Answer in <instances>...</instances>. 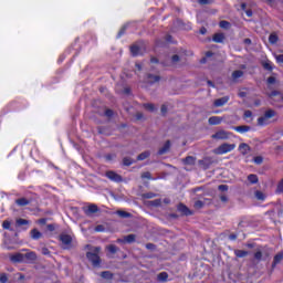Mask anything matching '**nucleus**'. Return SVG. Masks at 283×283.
<instances>
[{
	"mask_svg": "<svg viewBox=\"0 0 283 283\" xmlns=\"http://www.w3.org/2000/svg\"><path fill=\"white\" fill-rule=\"evenodd\" d=\"M42 235L43 234L39 230H36V229L31 230L32 240H40V238H42Z\"/></svg>",
	"mask_w": 283,
	"mask_h": 283,
	"instance_id": "obj_23",
	"label": "nucleus"
},
{
	"mask_svg": "<svg viewBox=\"0 0 283 283\" xmlns=\"http://www.w3.org/2000/svg\"><path fill=\"white\" fill-rule=\"evenodd\" d=\"M242 76H244V71L237 70L232 73L231 78H232L233 83H238V80L242 78Z\"/></svg>",
	"mask_w": 283,
	"mask_h": 283,
	"instance_id": "obj_13",
	"label": "nucleus"
},
{
	"mask_svg": "<svg viewBox=\"0 0 283 283\" xmlns=\"http://www.w3.org/2000/svg\"><path fill=\"white\" fill-rule=\"evenodd\" d=\"M229 103V96H223L214 101V107H222Z\"/></svg>",
	"mask_w": 283,
	"mask_h": 283,
	"instance_id": "obj_8",
	"label": "nucleus"
},
{
	"mask_svg": "<svg viewBox=\"0 0 283 283\" xmlns=\"http://www.w3.org/2000/svg\"><path fill=\"white\" fill-rule=\"evenodd\" d=\"M219 27L222 28L223 30H229V28L231 27V23L222 20V21H220Z\"/></svg>",
	"mask_w": 283,
	"mask_h": 283,
	"instance_id": "obj_35",
	"label": "nucleus"
},
{
	"mask_svg": "<svg viewBox=\"0 0 283 283\" xmlns=\"http://www.w3.org/2000/svg\"><path fill=\"white\" fill-rule=\"evenodd\" d=\"M274 83H275V77L270 76V77L268 78V84H269V85H273Z\"/></svg>",
	"mask_w": 283,
	"mask_h": 283,
	"instance_id": "obj_53",
	"label": "nucleus"
},
{
	"mask_svg": "<svg viewBox=\"0 0 283 283\" xmlns=\"http://www.w3.org/2000/svg\"><path fill=\"white\" fill-rule=\"evenodd\" d=\"M161 114H167V105L161 106Z\"/></svg>",
	"mask_w": 283,
	"mask_h": 283,
	"instance_id": "obj_58",
	"label": "nucleus"
},
{
	"mask_svg": "<svg viewBox=\"0 0 283 283\" xmlns=\"http://www.w3.org/2000/svg\"><path fill=\"white\" fill-rule=\"evenodd\" d=\"M123 163L126 167H129V165H134V159L129 158V157H125L123 159Z\"/></svg>",
	"mask_w": 283,
	"mask_h": 283,
	"instance_id": "obj_37",
	"label": "nucleus"
},
{
	"mask_svg": "<svg viewBox=\"0 0 283 283\" xmlns=\"http://www.w3.org/2000/svg\"><path fill=\"white\" fill-rule=\"evenodd\" d=\"M229 240H238V234H230Z\"/></svg>",
	"mask_w": 283,
	"mask_h": 283,
	"instance_id": "obj_59",
	"label": "nucleus"
},
{
	"mask_svg": "<svg viewBox=\"0 0 283 283\" xmlns=\"http://www.w3.org/2000/svg\"><path fill=\"white\" fill-rule=\"evenodd\" d=\"M105 116H107V118H112L114 116V111L113 109H106L105 111Z\"/></svg>",
	"mask_w": 283,
	"mask_h": 283,
	"instance_id": "obj_48",
	"label": "nucleus"
},
{
	"mask_svg": "<svg viewBox=\"0 0 283 283\" xmlns=\"http://www.w3.org/2000/svg\"><path fill=\"white\" fill-rule=\"evenodd\" d=\"M234 132H238V134H247V132H249L251 129V126H234L233 127Z\"/></svg>",
	"mask_w": 283,
	"mask_h": 283,
	"instance_id": "obj_16",
	"label": "nucleus"
},
{
	"mask_svg": "<svg viewBox=\"0 0 283 283\" xmlns=\"http://www.w3.org/2000/svg\"><path fill=\"white\" fill-rule=\"evenodd\" d=\"M10 221L9 220H6V221H3V223H2V228L3 229H7L8 231H12V228H10Z\"/></svg>",
	"mask_w": 283,
	"mask_h": 283,
	"instance_id": "obj_41",
	"label": "nucleus"
},
{
	"mask_svg": "<svg viewBox=\"0 0 283 283\" xmlns=\"http://www.w3.org/2000/svg\"><path fill=\"white\" fill-rule=\"evenodd\" d=\"M214 43H223L224 42V34L223 33H216L212 38Z\"/></svg>",
	"mask_w": 283,
	"mask_h": 283,
	"instance_id": "obj_21",
	"label": "nucleus"
},
{
	"mask_svg": "<svg viewBox=\"0 0 283 283\" xmlns=\"http://www.w3.org/2000/svg\"><path fill=\"white\" fill-rule=\"evenodd\" d=\"M258 125H261V126L269 125V119L266 118L265 115L258 118Z\"/></svg>",
	"mask_w": 283,
	"mask_h": 283,
	"instance_id": "obj_27",
	"label": "nucleus"
},
{
	"mask_svg": "<svg viewBox=\"0 0 283 283\" xmlns=\"http://www.w3.org/2000/svg\"><path fill=\"white\" fill-rule=\"evenodd\" d=\"M209 125H220L222 123V117L212 116L208 119Z\"/></svg>",
	"mask_w": 283,
	"mask_h": 283,
	"instance_id": "obj_17",
	"label": "nucleus"
},
{
	"mask_svg": "<svg viewBox=\"0 0 283 283\" xmlns=\"http://www.w3.org/2000/svg\"><path fill=\"white\" fill-rule=\"evenodd\" d=\"M269 41L272 43V45H275V43H277V36L275 34H271L269 36Z\"/></svg>",
	"mask_w": 283,
	"mask_h": 283,
	"instance_id": "obj_39",
	"label": "nucleus"
},
{
	"mask_svg": "<svg viewBox=\"0 0 283 283\" xmlns=\"http://www.w3.org/2000/svg\"><path fill=\"white\" fill-rule=\"evenodd\" d=\"M95 231H96L97 233H103V231H105V227L102 226V224L96 226V227H95Z\"/></svg>",
	"mask_w": 283,
	"mask_h": 283,
	"instance_id": "obj_47",
	"label": "nucleus"
},
{
	"mask_svg": "<svg viewBox=\"0 0 283 283\" xmlns=\"http://www.w3.org/2000/svg\"><path fill=\"white\" fill-rule=\"evenodd\" d=\"M60 240H61L62 244L64 245V249H70V247L72 244V235L63 233L60 235Z\"/></svg>",
	"mask_w": 283,
	"mask_h": 283,
	"instance_id": "obj_6",
	"label": "nucleus"
},
{
	"mask_svg": "<svg viewBox=\"0 0 283 283\" xmlns=\"http://www.w3.org/2000/svg\"><path fill=\"white\" fill-rule=\"evenodd\" d=\"M117 216H119V218H132V213L123 211V210H118Z\"/></svg>",
	"mask_w": 283,
	"mask_h": 283,
	"instance_id": "obj_33",
	"label": "nucleus"
},
{
	"mask_svg": "<svg viewBox=\"0 0 283 283\" xmlns=\"http://www.w3.org/2000/svg\"><path fill=\"white\" fill-rule=\"evenodd\" d=\"M15 205H18L19 207H25L30 205V201L25 198H20L15 201Z\"/></svg>",
	"mask_w": 283,
	"mask_h": 283,
	"instance_id": "obj_25",
	"label": "nucleus"
},
{
	"mask_svg": "<svg viewBox=\"0 0 283 283\" xmlns=\"http://www.w3.org/2000/svg\"><path fill=\"white\" fill-rule=\"evenodd\" d=\"M218 189H219V191H229V186H227V185H220V186L218 187Z\"/></svg>",
	"mask_w": 283,
	"mask_h": 283,
	"instance_id": "obj_49",
	"label": "nucleus"
},
{
	"mask_svg": "<svg viewBox=\"0 0 283 283\" xmlns=\"http://www.w3.org/2000/svg\"><path fill=\"white\" fill-rule=\"evenodd\" d=\"M158 81H160V76L158 75L148 74L146 77V83H148L149 85L158 83Z\"/></svg>",
	"mask_w": 283,
	"mask_h": 283,
	"instance_id": "obj_14",
	"label": "nucleus"
},
{
	"mask_svg": "<svg viewBox=\"0 0 283 283\" xmlns=\"http://www.w3.org/2000/svg\"><path fill=\"white\" fill-rule=\"evenodd\" d=\"M171 147V142L167 140L164 145V147H161L159 150H158V155L159 156H163L164 154H167L169 151Z\"/></svg>",
	"mask_w": 283,
	"mask_h": 283,
	"instance_id": "obj_15",
	"label": "nucleus"
},
{
	"mask_svg": "<svg viewBox=\"0 0 283 283\" xmlns=\"http://www.w3.org/2000/svg\"><path fill=\"white\" fill-rule=\"evenodd\" d=\"M0 282L1 283H7L8 282V274L1 273L0 274Z\"/></svg>",
	"mask_w": 283,
	"mask_h": 283,
	"instance_id": "obj_45",
	"label": "nucleus"
},
{
	"mask_svg": "<svg viewBox=\"0 0 283 283\" xmlns=\"http://www.w3.org/2000/svg\"><path fill=\"white\" fill-rule=\"evenodd\" d=\"M145 109H148V112H156V106L154 104H144Z\"/></svg>",
	"mask_w": 283,
	"mask_h": 283,
	"instance_id": "obj_38",
	"label": "nucleus"
},
{
	"mask_svg": "<svg viewBox=\"0 0 283 283\" xmlns=\"http://www.w3.org/2000/svg\"><path fill=\"white\" fill-rule=\"evenodd\" d=\"M101 276L104 279V280H112L113 275L109 271H104L102 272Z\"/></svg>",
	"mask_w": 283,
	"mask_h": 283,
	"instance_id": "obj_36",
	"label": "nucleus"
},
{
	"mask_svg": "<svg viewBox=\"0 0 283 283\" xmlns=\"http://www.w3.org/2000/svg\"><path fill=\"white\" fill-rule=\"evenodd\" d=\"M233 149H235V144H222L219 147H217L213 150V154H216L217 156H224V154H229L230 151H233Z\"/></svg>",
	"mask_w": 283,
	"mask_h": 283,
	"instance_id": "obj_2",
	"label": "nucleus"
},
{
	"mask_svg": "<svg viewBox=\"0 0 283 283\" xmlns=\"http://www.w3.org/2000/svg\"><path fill=\"white\" fill-rule=\"evenodd\" d=\"M125 34V28H123L118 34H117V39H120V36H123Z\"/></svg>",
	"mask_w": 283,
	"mask_h": 283,
	"instance_id": "obj_57",
	"label": "nucleus"
},
{
	"mask_svg": "<svg viewBox=\"0 0 283 283\" xmlns=\"http://www.w3.org/2000/svg\"><path fill=\"white\" fill-rule=\"evenodd\" d=\"M248 180L250 185H258V182L260 181V179L258 178V175H253V174L248 176Z\"/></svg>",
	"mask_w": 283,
	"mask_h": 283,
	"instance_id": "obj_24",
	"label": "nucleus"
},
{
	"mask_svg": "<svg viewBox=\"0 0 283 283\" xmlns=\"http://www.w3.org/2000/svg\"><path fill=\"white\" fill-rule=\"evenodd\" d=\"M146 249L151 251V250L156 249V245H154V243H147Z\"/></svg>",
	"mask_w": 283,
	"mask_h": 283,
	"instance_id": "obj_55",
	"label": "nucleus"
},
{
	"mask_svg": "<svg viewBox=\"0 0 283 283\" xmlns=\"http://www.w3.org/2000/svg\"><path fill=\"white\" fill-rule=\"evenodd\" d=\"M276 193H283V179L277 185Z\"/></svg>",
	"mask_w": 283,
	"mask_h": 283,
	"instance_id": "obj_43",
	"label": "nucleus"
},
{
	"mask_svg": "<svg viewBox=\"0 0 283 283\" xmlns=\"http://www.w3.org/2000/svg\"><path fill=\"white\" fill-rule=\"evenodd\" d=\"M239 151L242 154V156H247L251 151V147L249 144L242 143L239 145Z\"/></svg>",
	"mask_w": 283,
	"mask_h": 283,
	"instance_id": "obj_9",
	"label": "nucleus"
},
{
	"mask_svg": "<svg viewBox=\"0 0 283 283\" xmlns=\"http://www.w3.org/2000/svg\"><path fill=\"white\" fill-rule=\"evenodd\" d=\"M178 211L180 213H182L184 216H191L193 212H191V210H189V208H187V206L180 203L178 207H177Z\"/></svg>",
	"mask_w": 283,
	"mask_h": 283,
	"instance_id": "obj_11",
	"label": "nucleus"
},
{
	"mask_svg": "<svg viewBox=\"0 0 283 283\" xmlns=\"http://www.w3.org/2000/svg\"><path fill=\"white\" fill-rule=\"evenodd\" d=\"M199 3L201 6H207V3H209V0H199Z\"/></svg>",
	"mask_w": 283,
	"mask_h": 283,
	"instance_id": "obj_61",
	"label": "nucleus"
},
{
	"mask_svg": "<svg viewBox=\"0 0 283 283\" xmlns=\"http://www.w3.org/2000/svg\"><path fill=\"white\" fill-rule=\"evenodd\" d=\"M98 253H101V248L98 247L86 253V258L92 262L93 266H101V256H98Z\"/></svg>",
	"mask_w": 283,
	"mask_h": 283,
	"instance_id": "obj_1",
	"label": "nucleus"
},
{
	"mask_svg": "<svg viewBox=\"0 0 283 283\" xmlns=\"http://www.w3.org/2000/svg\"><path fill=\"white\" fill-rule=\"evenodd\" d=\"M251 116H253V113L251 111L244 112V118H251Z\"/></svg>",
	"mask_w": 283,
	"mask_h": 283,
	"instance_id": "obj_51",
	"label": "nucleus"
},
{
	"mask_svg": "<svg viewBox=\"0 0 283 283\" xmlns=\"http://www.w3.org/2000/svg\"><path fill=\"white\" fill-rule=\"evenodd\" d=\"M48 229H49V231H54V226L49 224V226H48Z\"/></svg>",
	"mask_w": 283,
	"mask_h": 283,
	"instance_id": "obj_64",
	"label": "nucleus"
},
{
	"mask_svg": "<svg viewBox=\"0 0 283 283\" xmlns=\"http://www.w3.org/2000/svg\"><path fill=\"white\" fill-rule=\"evenodd\" d=\"M98 211L97 205H90L87 209L85 210V214L90 216V213H96Z\"/></svg>",
	"mask_w": 283,
	"mask_h": 283,
	"instance_id": "obj_19",
	"label": "nucleus"
},
{
	"mask_svg": "<svg viewBox=\"0 0 283 283\" xmlns=\"http://www.w3.org/2000/svg\"><path fill=\"white\" fill-rule=\"evenodd\" d=\"M106 178L112 180V182H123V177L112 170L106 171Z\"/></svg>",
	"mask_w": 283,
	"mask_h": 283,
	"instance_id": "obj_5",
	"label": "nucleus"
},
{
	"mask_svg": "<svg viewBox=\"0 0 283 283\" xmlns=\"http://www.w3.org/2000/svg\"><path fill=\"white\" fill-rule=\"evenodd\" d=\"M264 116L268 120H270V118H273V116H275V111L273 109H268L265 113H264Z\"/></svg>",
	"mask_w": 283,
	"mask_h": 283,
	"instance_id": "obj_32",
	"label": "nucleus"
},
{
	"mask_svg": "<svg viewBox=\"0 0 283 283\" xmlns=\"http://www.w3.org/2000/svg\"><path fill=\"white\" fill-rule=\"evenodd\" d=\"M142 51H143V49L138 44H133L130 46V54H133L134 56H139V54H143Z\"/></svg>",
	"mask_w": 283,
	"mask_h": 283,
	"instance_id": "obj_10",
	"label": "nucleus"
},
{
	"mask_svg": "<svg viewBox=\"0 0 283 283\" xmlns=\"http://www.w3.org/2000/svg\"><path fill=\"white\" fill-rule=\"evenodd\" d=\"M254 196H255L256 200H266V195H264V192H262L260 190H256L254 192Z\"/></svg>",
	"mask_w": 283,
	"mask_h": 283,
	"instance_id": "obj_29",
	"label": "nucleus"
},
{
	"mask_svg": "<svg viewBox=\"0 0 283 283\" xmlns=\"http://www.w3.org/2000/svg\"><path fill=\"white\" fill-rule=\"evenodd\" d=\"M142 178H147L148 180H151V174L150 172H144L142 175Z\"/></svg>",
	"mask_w": 283,
	"mask_h": 283,
	"instance_id": "obj_52",
	"label": "nucleus"
},
{
	"mask_svg": "<svg viewBox=\"0 0 283 283\" xmlns=\"http://www.w3.org/2000/svg\"><path fill=\"white\" fill-rule=\"evenodd\" d=\"M231 133L227 130H219L211 136L214 140H229Z\"/></svg>",
	"mask_w": 283,
	"mask_h": 283,
	"instance_id": "obj_3",
	"label": "nucleus"
},
{
	"mask_svg": "<svg viewBox=\"0 0 283 283\" xmlns=\"http://www.w3.org/2000/svg\"><path fill=\"white\" fill-rule=\"evenodd\" d=\"M136 241V235L135 234H128L124 238V242H127L128 244H132V242Z\"/></svg>",
	"mask_w": 283,
	"mask_h": 283,
	"instance_id": "obj_30",
	"label": "nucleus"
},
{
	"mask_svg": "<svg viewBox=\"0 0 283 283\" xmlns=\"http://www.w3.org/2000/svg\"><path fill=\"white\" fill-rule=\"evenodd\" d=\"M220 200H221V202H227V200H229V199L227 198V196L222 195L220 197Z\"/></svg>",
	"mask_w": 283,
	"mask_h": 283,
	"instance_id": "obj_60",
	"label": "nucleus"
},
{
	"mask_svg": "<svg viewBox=\"0 0 283 283\" xmlns=\"http://www.w3.org/2000/svg\"><path fill=\"white\" fill-rule=\"evenodd\" d=\"M107 250L109 251V253H116L118 251V248L114 244H111L107 247Z\"/></svg>",
	"mask_w": 283,
	"mask_h": 283,
	"instance_id": "obj_40",
	"label": "nucleus"
},
{
	"mask_svg": "<svg viewBox=\"0 0 283 283\" xmlns=\"http://www.w3.org/2000/svg\"><path fill=\"white\" fill-rule=\"evenodd\" d=\"M185 165H196V158L192 156H188L184 159Z\"/></svg>",
	"mask_w": 283,
	"mask_h": 283,
	"instance_id": "obj_28",
	"label": "nucleus"
},
{
	"mask_svg": "<svg viewBox=\"0 0 283 283\" xmlns=\"http://www.w3.org/2000/svg\"><path fill=\"white\" fill-rule=\"evenodd\" d=\"M234 254L237 258H247V255H249V252L244 250H235Z\"/></svg>",
	"mask_w": 283,
	"mask_h": 283,
	"instance_id": "obj_26",
	"label": "nucleus"
},
{
	"mask_svg": "<svg viewBox=\"0 0 283 283\" xmlns=\"http://www.w3.org/2000/svg\"><path fill=\"white\" fill-rule=\"evenodd\" d=\"M276 61L283 64V54L276 55Z\"/></svg>",
	"mask_w": 283,
	"mask_h": 283,
	"instance_id": "obj_56",
	"label": "nucleus"
},
{
	"mask_svg": "<svg viewBox=\"0 0 283 283\" xmlns=\"http://www.w3.org/2000/svg\"><path fill=\"white\" fill-rule=\"evenodd\" d=\"M253 161L255 163V165H262L264 158H262V156H256L254 157Z\"/></svg>",
	"mask_w": 283,
	"mask_h": 283,
	"instance_id": "obj_42",
	"label": "nucleus"
},
{
	"mask_svg": "<svg viewBox=\"0 0 283 283\" xmlns=\"http://www.w3.org/2000/svg\"><path fill=\"white\" fill-rule=\"evenodd\" d=\"M200 34H207V29L206 28H201L200 29Z\"/></svg>",
	"mask_w": 283,
	"mask_h": 283,
	"instance_id": "obj_62",
	"label": "nucleus"
},
{
	"mask_svg": "<svg viewBox=\"0 0 283 283\" xmlns=\"http://www.w3.org/2000/svg\"><path fill=\"white\" fill-rule=\"evenodd\" d=\"M149 156H150L149 151H144L137 156V160H146V158H149Z\"/></svg>",
	"mask_w": 283,
	"mask_h": 283,
	"instance_id": "obj_31",
	"label": "nucleus"
},
{
	"mask_svg": "<svg viewBox=\"0 0 283 283\" xmlns=\"http://www.w3.org/2000/svg\"><path fill=\"white\" fill-rule=\"evenodd\" d=\"M263 70H266L268 72H273V62L270 60H263L261 62Z\"/></svg>",
	"mask_w": 283,
	"mask_h": 283,
	"instance_id": "obj_12",
	"label": "nucleus"
},
{
	"mask_svg": "<svg viewBox=\"0 0 283 283\" xmlns=\"http://www.w3.org/2000/svg\"><path fill=\"white\" fill-rule=\"evenodd\" d=\"M42 255H50V250L48 248H42Z\"/></svg>",
	"mask_w": 283,
	"mask_h": 283,
	"instance_id": "obj_54",
	"label": "nucleus"
},
{
	"mask_svg": "<svg viewBox=\"0 0 283 283\" xmlns=\"http://www.w3.org/2000/svg\"><path fill=\"white\" fill-rule=\"evenodd\" d=\"M10 261L13 262L14 264L19 262H25V256L24 254H21V253L11 254Z\"/></svg>",
	"mask_w": 283,
	"mask_h": 283,
	"instance_id": "obj_7",
	"label": "nucleus"
},
{
	"mask_svg": "<svg viewBox=\"0 0 283 283\" xmlns=\"http://www.w3.org/2000/svg\"><path fill=\"white\" fill-rule=\"evenodd\" d=\"M167 280H169V274L167 272H160L157 275V281L160 283L167 282Z\"/></svg>",
	"mask_w": 283,
	"mask_h": 283,
	"instance_id": "obj_18",
	"label": "nucleus"
},
{
	"mask_svg": "<svg viewBox=\"0 0 283 283\" xmlns=\"http://www.w3.org/2000/svg\"><path fill=\"white\" fill-rule=\"evenodd\" d=\"M144 198H147V199L156 198V195L153 192H148L144 195Z\"/></svg>",
	"mask_w": 283,
	"mask_h": 283,
	"instance_id": "obj_50",
	"label": "nucleus"
},
{
	"mask_svg": "<svg viewBox=\"0 0 283 283\" xmlns=\"http://www.w3.org/2000/svg\"><path fill=\"white\" fill-rule=\"evenodd\" d=\"M282 260H283V252H280L274 256L272 266H277V264H280L282 262Z\"/></svg>",
	"mask_w": 283,
	"mask_h": 283,
	"instance_id": "obj_22",
	"label": "nucleus"
},
{
	"mask_svg": "<svg viewBox=\"0 0 283 283\" xmlns=\"http://www.w3.org/2000/svg\"><path fill=\"white\" fill-rule=\"evenodd\" d=\"M166 41H167V43H171V35H167Z\"/></svg>",
	"mask_w": 283,
	"mask_h": 283,
	"instance_id": "obj_63",
	"label": "nucleus"
},
{
	"mask_svg": "<svg viewBox=\"0 0 283 283\" xmlns=\"http://www.w3.org/2000/svg\"><path fill=\"white\" fill-rule=\"evenodd\" d=\"M202 207H205V202L201 200L195 202V209H202Z\"/></svg>",
	"mask_w": 283,
	"mask_h": 283,
	"instance_id": "obj_44",
	"label": "nucleus"
},
{
	"mask_svg": "<svg viewBox=\"0 0 283 283\" xmlns=\"http://www.w3.org/2000/svg\"><path fill=\"white\" fill-rule=\"evenodd\" d=\"M180 61V56H178V55H172V57H171V64L172 65H176V63H178Z\"/></svg>",
	"mask_w": 283,
	"mask_h": 283,
	"instance_id": "obj_46",
	"label": "nucleus"
},
{
	"mask_svg": "<svg viewBox=\"0 0 283 283\" xmlns=\"http://www.w3.org/2000/svg\"><path fill=\"white\" fill-rule=\"evenodd\" d=\"M24 255V260H27V262H34L36 260V253L34 252H29Z\"/></svg>",
	"mask_w": 283,
	"mask_h": 283,
	"instance_id": "obj_20",
	"label": "nucleus"
},
{
	"mask_svg": "<svg viewBox=\"0 0 283 283\" xmlns=\"http://www.w3.org/2000/svg\"><path fill=\"white\" fill-rule=\"evenodd\" d=\"M15 224H17V227H23L25 224H30V221H28L25 219H17Z\"/></svg>",
	"mask_w": 283,
	"mask_h": 283,
	"instance_id": "obj_34",
	"label": "nucleus"
},
{
	"mask_svg": "<svg viewBox=\"0 0 283 283\" xmlns=\"http://www.w3.org/2000/svg\"><path fill=\"white\" fill-rule=\"evenodd\" d=\"M269 255H271L269 251L259 249L254 253V260L262 262V260H269Z\"/></svg>",
	"mask_w": 283,
	"mask_h": 283,
	"instance_id": "obj_4",
	"label": "nucleus"
}]
</instances>
